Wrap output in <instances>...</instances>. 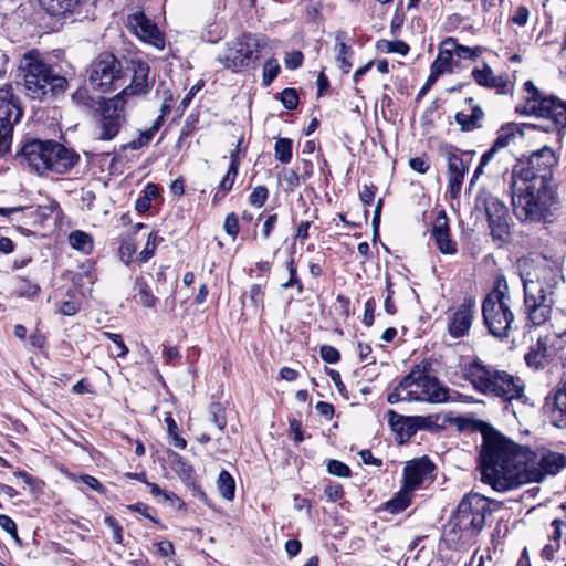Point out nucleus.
Wrapping results in <instances>:
<instances>
[{
  "mask_svg": "<svg viewBox=\"0 0 566 566\" xmlns=\"http://www.w3.org/2000/svg\"><path fill=\"white\" fill-rule=\"evenodd\" d=\"M480 452L482 481L497 492H507L535 481L541 474L534 453L506 439L491 427L482 429Z\"/></svg>",
  "mask_w": 566,
  "mask_h": 566,
  "instance_id": "1",
  "label": "nucleus"
},
{
  "mask_svg": "<svg viewBox=\"0 0 566 566\" xmlns=\"http://www.w3.org/2000/svg\"><path fill=\"white\" fill-rule=\"evenodd\" d=\"M522 281L525 313L533 325L541 326L551 318L555 290L564 281L562 271L548 264L538 265Z\"/></svg>",
  "mask_w": 566,
  "mask_h": 566,
  "instance_id": "2",
  "label": "nucleus"
},
{
  "mask_svg": "<svg viewBox=\"0 0 566 566\" xmlns=\"http://www.w3.org/2000/svg\"><path fill=\"white\" fill-rule=\"evenodd\" d=\"M462 375L475 391L489 398H499L503 402L525 400V385L521 378L479 359L464 364Z\"/></svg>",
  "mask_w": 566,
  "mask_h": 566,
  "instance_id": "3",
  "label": "nucleus"
},
{
  "mask_svg": "<svg viewBox=\"0 0 566 566\" xmlns=\"http://www.w3.org/2000/svg\"><path fill=\"white\" fill-rule=\"evenodd\" d=\"M491 513L488 497L479 493L464 495L448 521L447 541L452 545L472 543L483 531Z\"/></svg>",
  "mask_w": 566,
  "mask_h": 566,
  "instance_id": "4",
  "label": "nucleus"
},
{
  "mask_svg": "<svg viewBox=\"0 0 566 566\" xmlns=\"http://www.w3.org/2000/svg\"><path fill=\"white\" fill-rule=\"evenodd\" d=\"M431 363L422 360L415 365L395 389L388 395L389 403L421 401L442 403L449 399V389L431 375Z\"/></svg>",
  "mask_w": 566,
  "mask_h": 566,
  "instance_id": "5",
  "label": "nucleus"
},
{
  "mask_svg": "<svg viewBox=\"0 0 566 566\" xmlns=\"http://www.w3.org/2000/svg\"><path fill=\"white\" fill-rule=\"evenodd\" d=\"M19 69L23 77L25 94L31 99L43 101L64 93L67 88L66 78L55 73L36 50H31L22 55Z\"/></svg>",
  "mask_w": 566,
  "mask_h": 566,
  "instance_id": "6",
  "label": "nucleus"
},
{
  "mask_svg": "<svg viewBox=\"0 0 566 566\" xmlns=\"http://www.w3.org/2000/svg\"><path fill=\"white\" fill-rule=\"evenodd\" d=\"M512 205L521 221H547L557 205L554 186L513 180Z\"/></svg>",
  "mask_w": 566,
  "mask_h": 566,
  "instance_id": "7",
  "label": "nucleus"
},
{
  "mask_svg": "<svg viewBox=\"0 0 566 566\" xmlns=\"http://www.w3.org/2000/svg\"><path fill=\"white\" fill-rule=\"evenodd\" d=\"M523 90V101L515 106L517 114L543 119V124L535 125L536 129L545 133L560 132L566 127V101L544 95L531 80L524 83Z\"/></svg>",
  "mask_w": 566,
  "mask_h": 566,
  "instance_id": "8",
  "label": "nucleus"
},
{
  "mask_svg": "<svg viewBox=\"0 0 566 566\" xmlns=\"http://www.w3.org/2000/svg\"><path fill=\"white\" fill-rule=\"evenodd\" d=\"M484 324L491 335L497 338L509 337L514 323L511 297L504 291H491L482 303Z\"/></svg>",
  "mask_w": 566,
  "mask_h": 566,
  "instance_id": "9",
  "label": "nucleus"
},
{
  "mask_svg": "<svg viewBox=\"0 0 566 566\" xmlns=\"http://www.w3.org/2000/svg\"><path fill=\"white\" fill-rule=\"evenodd\" d=\"M558 158L555 151L544 146L533 151L526 160H520L513 168L514 180L521 182H535L537 185L553 186V168L557 165Z\"/></svg>",
  "mask_w": 566,
  "mask_h": 566,
  "instance_id": "10",
  "label": "nucleus"
},
{
  "mask_svg": "<svg viewBox=\"0 0 566 566\" xmlns=\"http://www.w3.org/2000/svg\"><path fill=\"white\" fill-rule=\"evenodd\" d=\"M87 72L90 84L103 93L115 91L126 82L122 62L112 53H101Z\"/></svg>",
  "mask_w": 566,
  "mask_h": 566,
  "instance_id": "11",
  "label": "nucleus"
},
{
  "mask_svg": "<svg viewBox=\"0 0 566 566\" xmlns=\"http://www.w3.org/2000/svg\"><path fill=\"white\" fill-rule=\"evenodd\" d=\"M475 208L483 210L486 214L489 228L493 240L500 244L509 239V209L504 202L490 191L482 189L475 199Z\"/></svg>",
  "mask_w": 566,
  "mask_h": 566,
  "instance_id": "12",
  "label": "nucleus"
},
{
  "mask_svg": "<svg viewBox=\"0 0 566 566\" xmlns=\"http://www.w3.org/2000/svg\"><path fill=\"white\" fill-rule=\"evenodd\" d=\"M268 39L254 34H242L227 49L220 62L227 69L238 71L259 57V51L266 45Z\"/></svg>",
  "mask_w": 566,
  "mask_h": 566,
  "instance_id": "13",
  "label": "nucleus"
},
{
  "mask_svg": "<svg viewBox=\"0 0 566 566\" xmlns=\"http://www.w3.org/2000/svg\"><path fill=\"white\" fill-rule=\"evenodd\" d=\"M130 107L120 97L114 96L103 99L99 104L98 138L114 139L126 123V109Z\"/></svg>",
  "mask_w": 566,
  "mask_h": 566,
  "instance_id": "14",
  "label": "nucleus"
},
{
  "mask_svg": "<svg viewBox=\"0 0 566 566\" xmlns=\"http://www.w3.org/2000/svg\"><path fill=\"white\" fill-rule=\"evenodd\" d=\"M22 111L10 90H0V156L6 155L12 144L13 126L20 122Z\"/></svg>",
  "mask_w": 566,
  "mask_h": 566,
  "instance_id": "15",
  "label": "nucleus"
},
{
  "mask_svg": "<svg viewBox=\"0 0 566 566\" xmlns=\"http://www.w3.org/2000/svg\"><path fill=\"white\" fill-rule=\"evenodd\" d=\"M127 71L133 73L130 83L116 96L120 97V99L125 101L129 106H133L137 97L146 95L150 90L148 83L149 65L140 60H132Z\"/></svg>",
  "mask_w": 566,
  "mask_h": 566,
  "instance_id": "16",
  "label": "nucleus"
},
{
  "mask_svg": "<svg viewBox=\"0 0 566 566\" xmlns=\"http://www.w3.org/2000/svg\"><path fill=\"white\" fill-rule=\"evenodd\" d=\"M40 4L50 15L70 22L87 18L90 8L87 0H40Z\"/></svg>",
  "mask_w": 566,
  "mask_h": 566,
  "instance_id": "17",
  "label": "nucleus"
},
{
  "mask_svg": "<svg viewBox=\"0 0 566 566\" xmlns=\"http://www.w3.org/2000/svg\"><path fill=\"white\" fill-rule=\"evenodd\" d=\"M126 27L140 40L154 45L157 49H164L165 40L161 32L143 11H136L132 14H128Z\"/></svg>",
  "mask_w": 566,
  "mask_h": 566,
  "instance_id": "18",
  "label": "nucleus"
},
{
  "mask_svg": "<svg viewBox=\"0 0 566 566\" xmlns=\"http://www.w3.org/2000/svg\"><path fill=\"white\" fill-rule=\"evenodd\" d=\"M475 300L465 297L458 308L448 317V332L451 337L460 338L467 335L472 326L475 313Z\"/></svg>",
  "mask_w": 566,
  "mask_h": 566,
  "instance_id": "19",
  "label": "nucleus"
},
{
  "mask_svg": "<svg viewBox=\"0 0 566 566\" xmlns=\"http://www.w3.org/2000/svg\"><path fill=\"white\" fill-rule=\"evenodd\" d=\"M48 156V171L55 174H65L70 171L78 161L77 154L56 142L49 144Z\"/></svg>",
  "mask_w": 566,
  "mask_h": 566,
  "instance_id": "20",
  "label": "nucleus"
},
{
  "mask_svg": "<svg viewBox=\"0 0 566 566\" xmlns=\"http://www.w3.org/2000/svg\"><path fill=\"white\" fill-rule=\"evenodd\" d=\"M49 144H52V140L42 142L34 139L25 143L21 149V154L29 166L38 174L48 171Z\"/></svg>",
  "mask_w": 566,
  "mask_h": 566,
  "instance_id": "21",
  "label": "nucleus"
},
{
  "mask_svg": "<svg viewBox=\"0 0 566 566\" xmlns=\"http://www.w3.org/2000/svg\"><path fill=\"white\" fill-rule=\"evenodd\" d=\"M431 237L442 254L453 255L457 253L458 244L451 239L449 221L444 211H440L437 216L432 226Z\"/></svg>",
  "mask_w": 566,
  "mask_h": 566,
  "instance_id": "22",
  "label": "nucleus"
},
{
  "mask_svg": "<svg viewBox=\"0 0 566 566\" xmlns=\"http://www.w3.org/2000/svg\"><path fill=\"white\" fill-rule=\"evenodd\" d=\"M464 105L468 109L460 111L455 114V123L463 132H472L481 127V122L484 118L483 109L474 103L472 97L464 99Z\"/></svg>",
  "mask_w": 566,
  "mask_h": 566,
  "instance_id": "23",
  "label": "nucleus"
},
{
  "mask_svg": "<svg viewBox=\"0 0 566 566\" xmlns=\"http://www.w3.org/2000/svg\"><path fill=\"white\" fill-rule=\"evenodd\" d=\"M453 48V39L449 38L442 42L438 56L432 63L429 82H436L439 75L452 72L453 56H455Z\"/></svg>",
  "mask_w": 566,
  "mask_h": 566,
  "instance_id": "24",
  "label": "nucleus"
},
{
  "mask_svg": "<svg viewBox=\"0 0 566 566\" xmlns=\"http://www.w3.org/2000/svg\"><path fill=\"white\" fill-rule=\"evenodd\" d=\"M472 77L480 86L494 88L499 93H505L509 81L505 75H495L488 63H483L482 67L472 70Z\"/></svg>",
  "mask_w": 566,
  "mask_h": 566,
  "instance_id": "25",
  "label": "nucleus"
},
{
  "mask_svg": "<svg viewBox=\"0 0 566 566\" xmlns=\"http://www.w3.org/2000/svg\"><path fill=\"white\" fill-rule=\"evenodd\" d=\"M468 166L463 159L455 154L448 155V187L452 198L460 195L464 172Z\"/></svg>",
  "mask_w": 566,
  "mask_h": 566,
  "instance_id": "26",
  "label": "nucleus"
},
{
  "mask_svg": "<svg viewBox=\"0 0 566 566\" xmlns=\"http://www.w3.org/2000/svg\"><path fill=\"white\" fill-rule=\"evenodd\" d=\"M430 470V463L424 460L408 463L403 470V488L412 493L423 483Z\"/></svg>",
  "mask_w": 566,
  "mask_h": 566,
  "instance_id": "27",
  "label": "nucleus"
},
{
  "mask_svg": "<svg viewBox=\"0 0 566 566\" xmlns=\"http://www.w3.org/2000/svg\"><path fill=\"white\" fill-rule=\"evenodd\" d=\"M526 128L536 129V125L509 123L502 126L497 133V137L493 143V146L499 150L511 145L512 143H515L517 138L524 139V129Z\"/></svg>",
  "mask_w": 566,
  "mask_h": 566,
  "instance_id": "28",
  "label": "nucleus"
},
{
  "mask_svg": "<svg viewBox=\"0 0 566 566\" xmlns=\"http://www.w3.org/2000/svg\"><path fill=\"white\" fill-rule=\"evenodd\" d=\"M387 417L391 429L401 441L411 438L416 433L417 428L412 423V418L398 415L394 410H389Z\"/></svg>",
  "mask_w": 566,
  "mask_h": 566,
  "instance_id": "29",
  "label": "nucleus"
},
{
  "mask_svg": "<svg viewBox=\"0 0 566 566\" xmlns=\"http://www.w3.org/2000/svg\"><path fill=\"white\" fill-rule=\"evenodd\" d=\"M566 465V457L556 453V452H547L541 457L538 463L535 462V468L539 472V476L535 480H539L545 474H556L562 468Z\"/></svg>",
  "mask_w": 566,
  "mask_h": 566,
  "instance_id": "30",
  "label": "nucleus"
},
{
  "mask_svg": "<svg viewBox=\"0 0 566 566\" xmlns=\"http://www.w3.org/2000/svg\"><path fill=\"white\" fill-rule=\"evenodd\" d=\"M134 300L144 307H155L158 298L151 292L143 276H137L134 282Z\"/></svg>",
  "mask_w": 566,
  "mask_h": 566,
  "instance_id": "31",
  "label": "nucleus"
},
{
  "mask_svg": "<svg viewBox=\"0 0 566 566\" xmlns=\"http://www.w3.org/2000/svg\"><path fill=\"white\" fill-rule=\"evenodd\" d=\"M346 32L338 30L335 33V50L337 51L336 61L343 73H348L352 69V63L348 61V56L353 54V50L345 43Z\"/></svg>",
  "mask_w": 566,
  "mask_h": 566,
  "instance_id": "32",
  "label": "nucleus"
},
{
  "mask_svg": "<svg viewBox=\"0 0 566 566\" xmlns=\"http://www.w3.org/2000/svg\"><path fill=\"white\" fill-rule=\"evenodd\" d=\"M411 500L412 493L408 489L402 488L391 500L384 504V509L391 514H397L406 510L410 505Z\"/></svg>",
  "mask_w": 566,
  "mask_h": 566,
  "instance_id": "33",
  "label": "nucleus"
},
{
  "mask_svg": "<svg viewBox=\"0 0 566 566\" xmlns=\"http://www.w3.org/2000/svg\"><path fill=\"white\" fill-rule=\"evenodd\" d=\"M217 488L219 494L227 501H232L235 493V482L232 475L222 470L217 479Z\"/></svg>",
  "mask_w": 566,
  "mask_h": 566,
  "instance_id": "34",
  "label": "nucleus"
},
{
  "mask_svg": "<svg viewBox=\"0 0 566 566\" xmlns=\"http://www.w3.org/2000/svg\"><path fill=\"white\" fill-rule=\"evenodd\" d=\"M238 171L239 170H235V164L229 166L227 174L221 179L218 189L213 196V203L222 200L226 197V195L232 189L234 180L238 176Z\"/></svg>",
  "mask_w": 566,
  "mask_h": 566,
  "instance_id": "35",
  "label": "nucleus"
},
{
  "mask_svg": "<svg viewBox=\"0 0 566 566\" xmlns=\"http://www.w3.org/2000/svg\"><path fill=\"white\" fill-rule=\"evenodd\" d=\"M69 242L72 248L83 252L91 253L93 250V239L86 232L74 230L69 235Z\"/></svg>",
  "mask_w": 566,
  "mask_h": 566,
  "instance_id": "36",
  "label": "nucleus"
},
{
  "mask_svg": "<svg viewBox=\"0 0 566 566\" xmlns=\"http://www.w3.org/2000/svg\"><path fill=\"white\" fill-rule=\"evenodd\" d=\"M266 284H252L249 290V301L254 313L264 311V296Z\"/></svg>",
  "mask_w": 566,
  "mask_h": 566,
  "instance_id": "37",
  "label": "nucleus"
},
{
  "mask_svg": "<svg viewBox=\"0 0 566 566\" xmlns=\"http://www.w3.org/2000/svg\"><path fill=\"white\" fill-rule=\"evenodd\" d=\"M292 140L290 138H277L274 145V156L282 163L287 164L292 159Z\"/></svg>",
  "mask_w": 566,
  "mask_h": 566,
  "instance_id": "38",
  "label": "nucleus"
},
{
  "mask_svg": "<svg viewBox=\"0 0 566 566\" xmlns=\"http://www.w3.org/2000/svg\"><path fill=\"white\" fill-rule=\"evenodd\" d=\"M209 420L219 429L222 430L227 426L226 409L219 402H213L209 407Z\"/></svg>",
  "mask_w": 566,
  "mask_h": 566,
  "instance_id": "39",
  "label": "nucleus"
},
{
  "mask_svg": "<svg viewBox=\"0 0 566 566\" xmlns=\"http://www.w3.org/2000/svg\"><path fill=\"white\" fill-rule=\"evenodd\" d=\"M39 292H40L39 284H36L28 279H24V277L19 279L17 286H15L17 295H19L21 297L32 298Z\"/></svg>",
  "mask_w": 566,
  "mask_h": 566,
  "instance_id": "40",
  "label": "nucleus"
},
{
  "mask_svg": "<svg viewBox=\"0 0 566 566\" xmlns=\"http://www.w3.org/2000/svg\"><path fill=\"white\" fill-rule=\"evenodd\" d=\"M377 48L387 53H398L400 55H406L409 52V46L403 41H388L381 40L378 42Z\"/></svg>",
  "mask_w": 566,
  "mask_h": 566,
  "instance_id": "41",
  "label": "nucleus"
},
{
  "mask_svg": "<svg viewBox=\"0 0 566 566\" xmlns=\"http://www.w3.org/2000/svg\"><path fill=\"white\" fill-rule=\"evenodd\" d=\"M280 64L277 60L270 59L265 62L262 73V84L269 86L280 73Z\"/></svg>",
  "mask_w": 566,
  "mask_h": 566,
  "instance_id": "42",
  "label": "nucleus"
},
{
  "mask_svg": "<svg viewBox=\"0 0 566 566\" xmlns=\"http://www.w3.org/2000/svg\"><path fill=\"white\" fill-rule=\"evenodd\" d=\"M535 347L541 353L542 357L546 359V361L553 360L556 357V350L553 348L554 343H552V337L549 335L539 337Z\"/></svg>",
  "mask_w": 566,
  "mask_h": 566,
  "instance_id": "43",
  "label": "nucleus"
},
{
  "mask_svg": "<svg viewBox=\"0 0 566 566\" xmlns=\"http://www.w3.org/2000/svg\"><path fill=\"white\" fill-rule=\"evenodd\" d=\"M453 51L457 57L463 60H476L483 53V49L481 46L469 48L460 45L455 41Z\"/></svg>",
  "mask_w": 566,
  "mask_h": 566,
  "instance_id": "44",
  "label": "nucleus"
},
{
  "mask_svg": "<svg viewBox=\"0 0 566 566\" xmlns=\"http://www.w3.org/2000/svg\"><path fill=\"white\" fill-rule=\"evenodd\" d=\"M280 101L286 109L293 111L298 105V94L295 88H284L280 93Z\"/></svg>",
  "mask_w": 566,
  "mask_h": 566,
  "instance_id": "45",
  "label": "nucleus"
},
{
  "mask_svg": "<svg viewBox=\"0 0 566 566\" xmlns=\"http://www.w3.org/2000/svg\"><path fill=\"white\" fill-rule=\"evenodd\" d=\"M327 472L339 478H349L352 471L347 464L338 460H329L326 465Z\"/></svg>",
  "mask_w": 566,
  "mask_h": 566,
  "instance_id": "46",
  "label": "nucleus"
},
{
  "mask_svg": "<svg viewBox=\"0 0 566 566\" xmlns=\"http://www.w3.org/2000/svg\"><path fill=\"white\" fill-rule=\"evenodd\" d=\"M286 268H287L289 273H290V279L285 283L282 284V287L283 289H289V287H292V286H296L298 293H302L303 292V284L300 281V279L297 277V270H296V266H295V263H294L293 259H291V260H289L286 262Z\"/></svg>",
  "mask_w": 566,
  "mask_h": 566,
  "instance_id": "47",
  "label": "nucleus"
},
{
  "mask_svg": "<svg viewBox=\"0 0 566 566\" xmlns=\"http://www.w3.org/2000/svg\"><path fill=\"white\" fill-rule=\"evenodd\" d=\"M269 197V190L265 186H258L249 197V202L253 207H262Z\"/></svg>",
  "mask_w": 566,
  "mask_h": 566,
  "instance_id": "48",
  "label": "nucleus"
},
{
  "mask_svg": "<svg viewBox=\"0 0 566 566\" xmlns=\"http://www.w3.org/2000/svg\"><path fill=\"white\" fill-rule=\"evenodd\" d=\"M146 485L150 489V493L154 497H163V502H179L180 499L174 493L169 491H165L160 489L159 485L151 482H146Z\"/></svg>",
  "mask_w": 566,
  "mask_h": 566,
  "instance_id": "49",
  "label": "nucleus"
},
{
  "mask_svg": "<svg viewBox=\"0 0 566 566\" xmlns=\"http://www.w3.org/2000/svg\"><path fill=\"white\" fill-rule=\"evenodd\" d=\"M161 125L163 116H158L154 124L148 129L139 133L138 140L143 143V146H147L151 142V139L154 138L155 134L159 130Z\"/></svg>",
  "mask_w": 566,
  "mask_h": 566,
  "instance_id": "50",
  "label": "nucleus"
},
{
  "mask_svg": "<svg viewBox=\"0 0 566 566\" xmlns=\"http://www.w3.org/2000/svg\"><path fill=\"white\" fill-rule=\"evenodd\" d=\"M551 526L553 527V533L549 535V538L556 544V547H560V539L566 533V522L560 518H555L552 521Z\"/></svg>",
  "mask_w": 566,
  "mask_h": 566,
  "instance_id": "51",
  "label": "nucleus"
},
{
  "mask_svg": "<svg viewBox=\"0 0 566 566\" xmlns=\"http://www.w3.org/2000/svg\"><path fill=\"white\" fill-rule=\"evenodd\" d=\"M156 239H157V232L151 231L148 234L147 242L143 251L139 253V261L140 262H147L155 252L156 249Z\"/></svg>",
  "mask_w": 566,
  "mask_h": 566,
  "instance_id": "52",
  "label": "nucleus"
},
{
  "mask_svg": "<svg viewBox=\"0 0 566 566\" xmlns=\"http://www.w3.org/2000/svg\"><path fill=\"white\" fill-rule=\"evenodd\" d=\"M525 361L527 366L533 367L535 369L543 368L546 359L542 357L541 353L537 350L536 347H533L526 355H525Z\"/></svg>",
  "mask_w": 566,
  "mask_h": 566,
  "instance_id": "53",
  "label": "nucleus"
},
{
  "mask_svg": "<svg viewBox=\"0 0 566 566\" xmlns=\"http://www.w3.org/2000/svg\"><path fill=\"white\" fill-rule=\"evenodd\" d=\"M303 60V53L301 51L295 50L285 54L284 63L287 69L296 70L302 66Z\"/></svg>",
  "mask_w": 566,
  "mask_h": 566,
  "instance_id": "54",
  "label": "nucleus"
},
{
  "mask_svg": "<svg viewBox=\"0 0 566 566\" xmlns=\"http://www.w3.org/2000/svg\"><path fill=\"white\" fill-rule=\"evenodd\" d=\"M319 353L322 359L328 364H336L340 359L339 352L331 345H323Z\"/></svg>",
  "mask_w": 566,
  "mask_h": 566,
  "instance_id": "55",
  "label": "nucleus"
},
{
  "mask_svg": "<svg viewBox=\"0 0 566 566\" xmlns=\"http://www.w3.org/2000/svg\"><path fill=\"white\" fill-rule=\"evenodd\" d=\"M106 337L115 344V355L117 357H124L128 353L127 346L124 344L122 336L115 333H105Z\"/></svg>",
  "mask_w": 566,
  "mask_h": 566,
  "instance_id": "56",
  "label": "nucleus"
},
{
  "mask_svg": "<svg viewBox=\"0 0 566 566\" xmlns=\"http://www.w3.org/2000/svg\"><path fill=\"white\" fill-rule=\"evenodd\" d=\"M324 493L331 502H336L344 496V489L339 483H332L325 488Z\"/></svg>",
  "mask_w": 566,
  "mask_h": 566,
  "instance_id": "57",
  "label": "nucleus"
},
{
  "mask_svg": "<svg viewBox=\"0 0 566 566\" xmlns=\"http://www.w3.org/2000/svg\"><path fill=\"white\" fill-rule=\"evenodd\" d=\"M105 524L112 530L113 532V539L120 544L123 542V528L118 524V522L113 516H106L104 520Z\"/></svg>",
  "mask_w": 566,
  "mask_h": 566,
  "instance_id": "58",
  "label": "nucleus"
},
{
  "mask_svg": "<svg viewBox=\"0 0 566 566\" xmlns=\"http://www.w3.org/2000/svg\"><path fill=\"white\" fill-rule=\"evenodd\" d=\"M135 252H136V245L132 242H124L119 248L120 259H122V261L125 262L126 265L130 264Z\"/></svg>",
  "mask_w": 566,
  "mask_h": 566,
  "instance_id": "59",
  "label": "nucleus"
},
{
  "mask_svg": "<svg viewBox=\"0 0 566 566\" xmlns=\"http://www.w3.org/2000/svg\"><path fill=\"white\" fill-rule=\"evenodd\" d=\"M0 527L9 533L12 537L18 539V531H17V524L8 515L1 514L0 515Z\"/></svg>",
  "mask_w": 566,
  "mask_h": 566,
  "instance_id": "60",
  "label": "nucleus"
},
{
  "mask_svg": "<svg viewBox=\"0 0 566 566\" xmlns=\"http://www.w3.org/2000/svg\"><path fill=\"white\" fill-rule=\"evenodd\" d=\"M375 308H376V303L373 298H369L366 301L365 303V306H364V318H363V323L370 327L374 323V319H375V316H374V313H375Z\"/></svg>",
  "mask_w": 566,
  "mask_h": 566,
  "instance_id": "61",
  "label": "nucleus"
},
{
  "mask_svg": "<svg viewBox=\"0 0 566 566\" xmlns=\"http://www.w3.org/2000/svg\"><path fill=\"white\" fill-rule=\"evenodd\" d=\"M223 228H224V231L228 234H230L232 237H235L238 234V232H239V220H238V217L234 213L228 214L226 220H224Z\"/></svg>",
  "mask_w": 566,
  "mask_h": 566,
  "instance_id": "62",
  "label": "nucleus"
},
{
  "mask_svg": "<svg viewBox=\"0 0 566 566\" xmlns=\"http://www.w3.org/2000/svg\"><path fill=\"white\" fill-rule=\"evenodd\" d=\"M530 11L526 7L520 6L513 17L511 18V21L520 27H524L528 21Z\"/></svg>",
  "mask_w": 566,
  "mask_h": 566,
  "instance_id": "63",
  "label": "nucleus"
},
{
  "mask_svg": "<svg viewBox=\"0 0 566 566\" xmlns=\"http://www.w3.org/2000/svg\"><path fill=\"white\" fill-rule=\"evenodd\" d=\"M80 310V304L75 301H64L59 305L57 312L65 316L75 315Z\"/></svg>",
  "mask_w": 566,
  "mask_h": 566,
  "instance_id": "64",
  "label": "nucleus"
}]
</instances>
